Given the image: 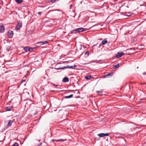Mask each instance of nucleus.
<instances>
[{"label": "nucleus", "instance_id": "6", "mask_svg": "<svg viewBox=\"0 0 146 146\" xmlns=\"http://www.w3.org/2000/svg\"><path fill=\"white\" fill-rule=\"evenodd\" d=\"M48 43V42L47 41H40L39 42H37L36 43V44H40V45L45 44H47Z\"/></svg>", "mask_w": 146, "mask_h": 146}, {"label": "nucleus", "instance_id": "14", "mask_svg": "<svg viewBox=\"0 0 146 146\" xmlns=\"http://www.w3.org/2000/svg\"><path fill=\"white\" fill-rule=\"evenodd\" d=\"M12 108L11 107L8 106L6 108V111H10L12 110Z\"/></svg>", "mask_w": 146, "mask_h": 146}, {"label": "nucleus", "instance_id": "22", "mask_svg": "<svg viewBox=\"0 0 146 146\" xmlns=\"http://www.w3.org/2000/svg\"><path fill=\"white\" fill-rule=\"evenodd\" d=\"M48 1L49 3L52 2V3H53L55 2L56 0H48Z\"/></svg>", "mask_w": 146, "mask_h": 146}, {"label": "nucleus", "instance_id": "20", "mask_svg": "<svg viewBox=\"0 0 146 146\" xmlns=\"http://www.w3.org/2000/svg\"><path fill=\"white\" fill-rule=\"evenodd\" d=\"M103 91V90L102 89H101L100 91H96V92L98 94H99L100 93H102Z\"/></svg>", "mask_w": 146, "mask_h": 146}, {"label": "nucleus", "instance_id": "40", "mask_svg": "<svg viewBox=\"0 0 146 146\" xmlns=\"http://www.w3.org/2000/svg\"><path fill=\"white\" fill-rule=\"evenodd\" d=\"M72 92H73V91H74V90H72Z\"/></svg>", "mask_w": 146, "mask_h": 146}, {"label": "nucleus", "instance_id": "21", "mask_svg": "<svg viewBox=\"0 0 146 146\" xmlns=\"http://www.w3.org/2000/svg\"><path fill=\"white\" fill-rule=\"evenodd\" d=\"M119 64H116V65H114L113 66V69H115V68H118L119 67Z\"/></svg>", "mask_w": 146, "mask_h": 146}, {"label": "nucleus", "instance_id": "19", "mask_svg": "<svg viewBox=\"0 0 146 146\" xmlns=\"http://www.w3.org/2000/svg\"><path fill=\"white\" fill-rule=\"evenodd\" d=\"M13 121L12 120H10L9 121L8 123V125L9 126H10L12 124V123Z\"/></svg>", "mask_w": 146, "mask_h": 146}, {"label": "nucleus", "instance_id": "18", "mask_svg": "<svg viewBox=\"0 0 146 146\" xmlns=\"http://www.w3.org/2000/svg\"><path fill=\"white\" fill-rule=\"evenodd\" d=\"M16 2L18 4H20L22 2V0H15Z\"/></svg>", "mask_w": 146, "mask_h": 146}, {"label": "nucleus", "instance_id": "16", "mask_svg": "<svg viewBox=\"0 0 146 146\" xmlns=\"http://www.w3.org/2000/svg\"><path fill=\"white\" fill-rule=\"evenodd\" d=\"M108 42V41L107 40H106L105 39H104V40H103L102 42V44H103V45H104L106 44Z\"/></svg>", "mask_w": 146, "mask_h": 146}, {"label": "nucleus", "instance_id": "12", "mask_svg": "<svg viewBox=\"0 0 146 146\" xmlns=\"http://www.w3.org/2000/svg\"><path fill=\"white\" fill-rule=\"evenodd\" d=\"M66 139H52V141L53 142H54V141H56L61 142V141H66Z\"/></svg>", "mask_w": 146, "mask_h": 146}, {"label": "nucleus", "instance_id": "15", "mask_svg": "<svg viewBox=\"0 0 146 146\" xmlns=\"http://www.w3.org/2000/svg\"><path fill=\"white\" fill-rule=\"evenodd\" d=\"M92 77V76L91 75H87L86 76L85 78L87 80H90Z\"/></svg>", "mask_w": 146, "mask_h": 146}, {"label": "nucleus", "instance_id": "8", "mask_svg": "<svg viewBox=\"0 0 146 146\" xmlns=\"http://www.w3.org/2000/svg\"><path fill=\"white\" fill-rule=\"evenodd\" d=\"M72 68V67L70 66H64L63 67L58 68H56L57 70L64 69L66 68Z\"/></svg>", "mask_w": 146, "mask_h": 146}, {"label": "nucleus", "instance_id": "2", "mask_svg": "<svg viewBox=\"0 0 146 146\" xmlns=\"http://www.w3.org/2000/svg\"><path fill=\"white\" fill-rule=\"evenodd\" d=\"M22 23L21 21H19L18 22L17 25L15 27L16 30H19L22 27Z\"/></svg>", "mask_w": 146, "mask_h": 146}, {"label": "nucleus", "instance_id": "24", "mask_svg": "<svg viewBox=\"0 0 146 146\" xmlns=\"http://www.w3.org/2000/svg\"><path fill=\"white\" fill-rule=\"evenodd\" d=\"M13 146H19V145L17 143L15 142V143L13 145Z\"/></svg>", "mask_w": 146, "mask_h": 146}, {"label": "nucleus", "instance_id": "25", "mask_svg": "<svg viewBox=\"0 0 146 146\" xmlns=\"http://www.w3.org/2000/svg\"><path fill=\"white\" fill-rule=\"evenodd\" d=\"M127 14H125V15L127 16H130L131 15V13H127Z\"/></svg>", "mask_w": 146, "mask_h": 146}, {"label": "nucleus", "instance_id": "10", "mask_svg": "<svg viewBox=\"0 0 146 146\" xmlns=\"http://www.w3.org/2000/svg\"><path fill=\"white\" fill-rule=\"evenodd\" d=\"M76 33H78V28L71 31L69 34H74Z\"/></svg>", "mask_w": 146, "mask_h": 146}, {"label": "nucleus", "instance_id": "11", "mask_svg": "<svg viewBox=\"0 0 146 146\" xmlns=\"http://www.w3.org/2000/svg\"><path fill=\"white\" fill-rule=\"evenodd\" d=\"M69 81L68 78L67 77H64L62 79V82H68Z\"/></svg>", "mask_w": 146, "mask_h": 146}, {"label": "nucleus", "instance_id": "29", "mask_svg": "<svg viewBox=\"0 0 146 146\" xmlns=\"http://www.w3.org/2000/svg\"><path fill=\"white\" fill-rule=\"evenodd\" d=\"M52 84L55 86H58V85H56L54 84H53L52 83Z\"/></svg>", "mask_w": 146, "mask_h": 146}, {"label": "nucleus", "instance_id": "28", "mask_svg": "<svg viewBox=\"0 0 146 146\" xmlns=\"http://www.w3.org/2000/svg\"><path fill=\"white\" fill-rule=\"evenodd\" d=\"M26 81V80H22L21 81V83H23V82H25Z\"/></svg>", "mask_w": 146, "mask_h": 146}, {"label": "nucleus", "instance_id": "39", "mask_svg": "<svg viewBox=\"0 0 146 146\" xmlns=\"http://www.w3.org/2000/svg\"><path fill=\"white\" fill-rule=\"evenodd\" d=\"M145 84V83H143V84Z\"/></svg>", "mask_w": 146, "mask_h": 146}, {"label": "nucleus", "instance_id": "26", "mask_svg": "<svg viewBox=\"0 0 146 146\" xmlns=\"http://www.w3.org/2000/svg\"><path fill=\"white\" fill-rule=\"evenodd\" d=\"M72 66V68H73L74 67H76V65H74V66Z\"/></svg>", "mask_w": 146, "mask_h": 146}, {"label": "nucleus", "instance_id": "4", "mask_svg": "<svg viewBox=\"0 0 146 146\" xmlns=\"http://www.w3.org/2000/svg\"><path fill=\"white\" fill-rule=\"evenodd\" d=\"M13 35V31L11 30H9L8 32V36L9 38H11Z\"/></svg>", "mask_w": 146, "mask_h": 146}, {"label": "nucleus", "instance_id": "38", "mask_svg": "<svg viewBox=\"0 0 146 146\" xmlns=\"http://www.w3.org/2000/svg\"><path fill=\"white\" fill-rule=\"evenodd\" d=\"M91 27H90V29H90L91 28Z\"/></svg>", "mask_w": 146, "mask_h": 146}, {"label": "nucleus", "instance_id": "27", "mask_svg": "<svg viewBox=\"0 0 146 146\" xmlns=\"http://www.w3.org/2000/svg\"><path fill=\"white\" fill-rule=\"evenodd\" d=\"M109 133H105V136H108L109 135Z\"/></svg>", "mask_w": 146, "mask_h": 146}, {"label": "nucleus", "instance_id": "37", "mask_svg": "<svg viewBox=\"0 0 146 146\" xmlns=\"http://www.w3.org/2000/svg\"><path fill=\"white\" fill-rule=\"evenodd\" d=\"M130 54H127V55H130Z\"/></svg>", "mask_w": 146, "mask_h": 146}, {"label": "nucleus", "instance_id": "5", "mask_svg": "<svg viewBox=\"0 0 146 146\" xmlns=\"http://www.w3.org/2000/svg\"><path fill=\"white\" fill-rule=\"evenodd\" d=\"M125 54L123 52H121V53L118 52L117 53L116 57L117 58H119L121 57L122 56L124 55Z\"/></svg>", "mask_w": 146, "mask_h": 146}, {"label": "nucleus", "instance_id": "36", "mask_svg": "<svg viewBox=\"0 0 146 146\" xmlns=\"http://www.w3.org/2000/svg\"><path fill=\"white\" fill-rule=\"evenodd\" d=\"M37 112H36V113H35V114H36L37 113Z\"/></svg>", "mask_w": 146, "mask_h": 146}, {"label": "nucleus", "instance_id": "35", "mask_svg": "<svg viewBox=\"0 0 146 146\" xmlns=\"http://www.w3.org/2000/svg\"><path fill=\"white\" fill-rule=\"evenodd\" d=\"M100 96H102V94H100Z\"/></svg>", "mask_w": 146, "mask_h": 146}, {"label": "nucleus", "instance_id": "9", "mask_svg": "<svg viewBox=\"0 0 146 146\" xmlns=\"http://www.w3.org/2000/svg\"><path fill=\"white\" fill-rule=\"evenodd\" d=\"M113 75V72H111L108 73V74L104 75V78H106L107 77H110L112 76Z\"/></svg>", "mask_w": 146, "mask_h": 146}, {"label": "nucleus", "instance_id": "3", "mask_svg": "<svg viewBox=\"0 0 146 146\" xmlns=\"http://www.w3.org/2000/svg\"><path fill=\"white\" fill-rule=\"evenodd\" d=\"M5 31V27L2 23L0 24V33H3Z\"/></svg>", "mask_w": 146, "mask_h": 146}, {"label": "nucleus", "instance_id": "13", "mask_svg": "<svg viewBox=\"0 0 146 146\" xmlns=\"http://www.w3.org/2000/svg\"><path fill=\"white\" fill-rule=\"evenodd\" d=\"M73 94H71L69 96H64L63 97V98H66V99H68V98H71L73 97Z\"/></svg>", "mask_w": 146, "mask_h": 146}, {"label": "nucleus", "instance_id": "32", "mask_svg": "<svg viewBox=\"0 0 146 146\" xmlns=\"http://www.w3.org/2000/svg\"><path fill=\"white\" fill-rule=\"evenodd\" d=\"M97 44H94V45H93V46H95L96 45H97Z\"/></svg>", "mask_w": 146, "mask_h": 146}, {"label": "nucleus", "instance_id": "1", "mask_svg": "<svg viewBox=\"0 0 146 146\" xmlns=\"http://www.w3.org/2000/svg\"><path fill=\"white\" fill-rule=\"evenodd\" d=\"M36 48H37V47H29L28 46H26L24 47L23 49L25 51V52H27L31 51L33 49H35Z\"/></svg>", "mask_w": 146, "mask_h": 146}, {"label": "nucleus", "instance_id": "17", "mask_svg": "<svg viewBox=\"0 0 146 146\" xmlns=\"http://www.w3.org/2000/svg\"><path fill=\"white\" fill-rule=\"evenodd\" d=\"M98 135L100 137H105V133H100L98 134Z\"/></svg>", "mask_w": 146, "mask_h": 146}, {"label": "nucleus", "instance_id": "23", "mask_svg": "<svg viewBox=\"0 0 146 146\" xmlns=\"http://www.w3.org/2000/svg\"><path fill=\"white\" fill-rule=\"evenodd\" d=\"M89 55V52L88 51H86L85 53V56H88Z\"/></svg>", "mask_w": 146, "mask_h": 146}, {"label": "nucleus", "instance_id": "7", "mask_svg": "<svg viewBox=\"0 0 146 146\" xmlns=\"http://www.w3.org/2000/svg\"><path fill=\"white\" fill-rule=\"evenodd\" d=\"M78 33H81L87 30V29H84L83 28H78Z\"/></svg>", "mask_w": 146, "mask_h": 146}, {"label": "nucleus", "instance_id": "30", "mask_svg": "<svg viewBox=\"0 0 146 146\" xmlns=\"http://www.w3.org/2000/svg\"><path fill=\"white\" fill-rule=\"evenodd\" d=\"M42 12H39L38 13V15H41V14H42Z\"/></svg>", "mask_w": 146, "mask_h": 146}, {"label": "nucleus", "instance_id": "31", "mask_svg": "<svg viewBox=\"0 0 146 146\" xmlns=\"http://www.w3.org/2000/svg\"><path fill=\"white\" fill-rule=\"evenodd\" d=\"M143 74L145 75H146V72H144Z\"/></svg>", "mask_w": 146, "mask_h": 146}, {"label": "nucleus", "instance_id": "33", "mask_svg": "<svg viewBox=\"0 0 146 146\" xmlns=\"http://www.w3.org/2000/svg\"><path fill=\"white\" fill-rule=\"evenodd\" d=\"M145 100V99H141L140 100Z\"/></svg>", "mask_w": 146, "mask_h": 146}, {"label": "nucleus", "instance_id": "34", "mask_svg": "<svg viewBox=\"0 0 146 146\" xmlns=\"http://www.w3.org/2000/svg\"><path fill=\"white\" fill-rule=\"evenodd\" d=\"M95 140H97V138H95Z\"/></svg>", "mask_w": 146, "mask_h": 146}]
</instances>
